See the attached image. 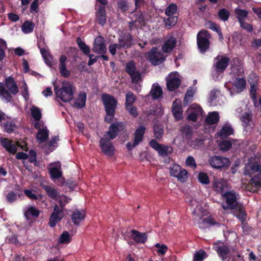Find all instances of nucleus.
I'll return each mask as SVG.
<instances>
[{
	"label": "nucleus",
	"mask_w": 261,
	"mask_h": 261,
	"mask_svg": "<svg viewBox=\"0 0 261 261\" xmlns=\"http://www.w3.org/2000/svg\"><path fill=\"white\" fill-rule=\"evenodd\" d=\"M245 174L250 176L255 174L251 178L250 184L257 188L261 187V164L259 160L250 158L245 167Z\"/></svg>",
	"instance_id": "f257e3e1"
},
{
	"label": "nucleus",
	"mask_w": 261,
	"mask_h": 261,
	"mask_svg": "<svg viewBox=\"0 0 261 261\" xmlns=\"http://www.w3.org/2000/svg\"><path fill=\"white\" fill-rule=\"evenodd\" d=\"M101 100L106 112L104 120L107 123H112L115 117L118 101L113 96L107 93L102 94Z\"/></svg>",
	"instance_id": "f03ea898"
},
{
	"label": "nucleus",
	"mask_w": 261,
	"mask_h": 261,
	"mask_svg": "<svg viewBox=\"0 0 261 261\" xmlns=\"http://www.w3.org/2000/svg\"><path fill=\"white\" fill-rule=\"evenodd\" d=\"M54 90L57 97L67 102L73 99L75 88L70 82L64 80L62 82L61 87L56 86Z\"/></svg>",
	"instance_id": "7ed1b4c3"
},
{
	"label": "nucleus",
	"mask_w": 261,
	"mask_h": 261,
	"mask_svg": "<svg viewBox=\"0 0 261 261\" xmlns=\"http://www.w3.org/2000/svg\"><path fill=\"white\" fill-rule=\"evenodd\" d=\"M211 34L206 30H201L197 35V43L200 52L205 53L210 47Z\"/></svg>",
	"instance_id": "20e7f679"
},
{
	"label": "nucleus",
	"mask_w": 261,
	"mask_h": 261,
	"mask_svg": "<svg viewBox=\"0 0 261 261\" xmlns=\"http://www.w3.org/2000/svg\"><path fill=\"white\" fill-rule=\"evenodd\" d=\"M222 197L225 199L226 204H222V207L224 210L228 209H237L239 206L238 202V194L233 190L226 192L222 194Z\"/></svg>",
	"instance_id": "39448f33"
},
{
	"label": "nucleus",
	"mask_w": 261,
	"mask_h": 261,
	"mask_svg": "<svg viewBox=\"0 0 261 261\" xmlns=\"http://www.w3.org/2000/svg\"><path fill=\"white\" fill-rule=\"evenodd\" d=\"M96 2L99 4H96L95 5V19L98 23L103 27L107 22L106 6L108 4V0H96Z\"/></svg>",
	"instance_id": "423d86ee"
},
{
	"label": "nucleus",
	"mask_w": 261,
	"mask_h": 261,
	"mask_svg": "<svg viewBox=\"0 0 261 261\" xmlns=\"http://www.w3.org/2000/svg\"><path fill=\"white\" fill-rule=\"evenodd\" d=\"M208 162L212 168L220 170L226 169L230 165V162L227 158L217 155L210 156Z\"/></svg>",
	"instance_id": "0eeeda50"
},
{
	"label": "nucleus",
	"mask_w": 261,
	"mask_h": 261,
	"mask_svg": "<svg viewBox=\"0 0 261 261\" xmlns=\"http://www.w3.org/2000/svg\"><path fill=\"white\" fill-rule=\"evenodd\" d=\"M230 58L226 56L218 55L214 58L213 67L214 70L218 74L222 73L229 65Z\"/></svg>",
	"instance_id": "6e6552de"
},
{
	"label": "nucleus",
	"mask_w": 261,
	"mask_h": 261,
	"mask_svg": "<svg viewBox=\"0 0 261 261\" xmlns=\"http://www.w3.org/2000/svg\"><path fill=\"white\" fill-rule=\"evenodd\" d=\"M111 140L103 136L99 141V147L101 152L109 157L113 156L115 153V148Z\"/></svg>",
	"instance_id": "1a4fd4ad"
},
{
	"label": "nucleus",
	"mask_w": 261,
	"mask_h": 261,
	"mask_svg": "<svg viewBox=\"0 0 261 261\" xmlns=\"http://www.w3.org/2000/svg\"><path fill=\"white\" fill-rule=\"evenodd\" d=\"M149 145L158 151L159 155L161 156H168L173 152V148L171 146L161 144L154 139H151L149 142Z\"/></svg>",
	"instance_id": "9d476101"
},
{
	"label": "nucleus",
	"mask_w": 261,
	"mask_h": 261,
	"mask_svg": "<svg viewBox=\"0 0 261 261\" xmlns=\"http://www.w3.org/2000/svg\"><path fill=\"white\" fill-rule=\"evenodd\" d=\"M109 127V130L106 132L104 137H106L109 139L113 140L115 139L119 135V133L124 129V125L122 122L116 121L110 123Z\"/></svg>",
	"instance_id": "9b49d317"
},
{
	"label": "nucleus",
	"mask_w": 261,
	"mask_h": 261,
	"mask_svg": "<svg viewBox=\"0 0 261 261\" xmlns=\"http://www.w3.org/2000/svg\"><path fill=\"white\" fill-rule=\"evenodd\" d=\"M213 249L216 251L218 255L222 261H229L231 249L224 244L218 242L213 243Z\"/></svg>",
	"instance_id": "f8f14e48"
},
{
	"label": "nucleus",
	"mask_w": 261,
	"mask_h": 261,
	"mask_svg": "<svg viewBox=\"0 0 261 261\" xmlns=\"http://www.w3.org/2000/svg\"><path fill=\"white\" fill-rule=\"evenodd\" d=\"M147 60L153 65H158L165 60L164 55L158 51L156 47H152L148 54Z\"/></svg>",
	"instance_id": "ddd939ff"
},
{
	"label": "nucleus",
	"mask_w": 261,
	"mask_h": 261,
	"mask_svg": "<svg viewBox=\"0 0 261 261\" xmlns=\"http://www.w3.org/2000/svg\"><path fill=\"white\" fill-rule=\"evenodd\" d=\"M170 173L171 176L176 177L178 180L182 182L186 181L188 178L187 171L177 164H173L170 168Z\"/></svg>",
	"instance_id": "4468645a"
},
{
	"label": "nucleus",
	"mask_w": 261,
	"mask_h": 261,
	"mask_svg": "<svg viewBox=\"0 0 261 261\" xmlns=\"http://www.w3.org/2000/svg\"><path fill=\"white\" fill-rule=\"evenodd\" d=\"M92 50L96 54H104L107 52L105 40L101 36H97L94 40Z\"/></svg>",
	"instance_id": "2eb2a0df"
},
{
	"label": "nucleus",
	"mask_w": 261,
	"mask_h": 261,
	"mask_svg": "<svg viewBox=\"0 0 261 261\" xmlns=\"http://www.w3.org/2000/svg\"><path fill=\"white\" fill-rule=\"evenodd\" d=\"M166 83L167 89L170 91H174L180 86L181 80L175 74L170 73L166 77Z\"/></svg>",
	"instance_id": "dca6fc26"
},
{
	"label": "nucleus",
	"mask_w": 261,
	"mask_h": 261,
	"mask_svg": "<svg viewBox=\"0 0 261 261\" xmlns=\"http://www.w3.org/2000/svg\"><path fill=\"white\" fill-rule=\"evenodd\" d=\"M172 112L176 121H179L182 119V107L180 101L176 99L173 102L172 107Z\"/></svg>",
	"instance_id": "f3484780"
},
{
	"label": "nucleus",
	"mask_w": 261,
	"mask_h": 261,
	"mask_svg": "<svg viewBox=\"0 0 261 261\" xmlns=\"http://www.w3.org/2000/svg\"><path fill=\"white\" fill-rule=\"evenodd\" d=\"M0 144L8 152L14 154L16 153L17 148L16 146L12 143V141L7 138H1Z\"/></svg>",
	"instance_id": "a211bd4d"
},
{
	"label": "nucleus",
	"mask_w": 261,
	"mask_h": 261,
	"mask_svg": "<svg viewBox=\"0 0 261 261\" xmlns=\"http://www.w3.org/2000/svg\"><path fill=\"white\" fill-rule=\"evenodd\" d=\"M5 85L7 88V90L11 94L16 95L18 93V87L14 79V78L9 76L6 79Z\"/></svg>",
	"instance_id": "6ab92c4d"
},
{
	"label": "nucleus",
	"mask_w": 261,
	"mask_h": 261,
	"mask_svg": "<svg viewBox=\"0 0 261 261\" xmlns=\"http://www.w3.org/2000/svg\"><path fill=\"white\" fill-rule=\"evenodd\" d=\"M15 190L16 192L11 191L6 195V200L9 203L14 202L17 200V197H20L22 195V190L19 186H16Z\"/></svg>",
	"instance_id": "aec40b11"
},
{
	"label": "nucleus",
	"mask_w": 261,
	"mask_h": 261,
	"mask_svg": "<svg viewBox=\"0 0 261 261\" xmlns=\"http://www.w3.org/2000/svg\"><path fill=\"white\" fill-rule=\"evenodd\" d=\"M133 37L130 33H124L119 36L118 41L124 44L125 49H128L133 44Z\"/></svg>",
	"instance_id": "412c9836"
},
{
	"label": "nucleus",
	"mask_w": 261,
	"mask_h": 261,
	"mask_svg": "<svg viewBox=\"0 0 261 261\" xmlns=\"http://www.w3.org/2000/svg\"><path fill=\"white\" fill-rule=\"evenodd\" d=\"M67 58L65 55H61L59 58V70L61 75L65 78L69 77L70 71L67 70L66 66V62Z\"/></svg>",
	"instance_id": "4be33fe9"
},
{
	"label": "nucleus",
	"mask_w": 261,
	"mask_h": 261,
	"mask_svg": "<svg viewBox=\"0 0 261 261\" xmlns=\"http://www.w3.org/2000/svg\"><path fill=\"white\" fill-rule=\"evenodd\" d=\"M132 239L137 243L144 244L147 240L148 236L146 233L141 232L136 229H133L130 231Z\"/></svg>",
	"instance_id": "5701e85b"
},
{
	"label": "nucleus",
	"mask_w": 261,
	"mask_h": 261,
	"mask_svg": "<svg viewBox=\"0 0 261 261\" xmlns=\"http://www.w3.org/2000/svg\"><path fill=\"white\" fill-rule=\"evenodd\" d=\"M40 211L36 207L30 206L24 212V216L27 220H32L39 217Z\"/></svg>",
	"instance_id": "b1692460"
},
{
	"label": "nucleus",
	"mask_w": 261,
	"mask_h": 261,
	"mask_svg": "<svg viewBox=\"0 0 261 261\" xmlns=\"http://www.w3.org/2000/svg\"><path fill=\"white\" fill-rule=\"evenodd\" d=\"M193 111H191L187 116V119L189 121H192L195 122L197 120L198 116L199 114H201L202 112V108L197 105H193L191 107Z\"/></svg>",
	"instance_id": "393cba45"
},
{
	"label": "nucleus",
	"mask_w": 261,
	"mask_h": 261,
	"mask_svg": "<svg viewBox=\"0 0 261 261\" xmlns=\"http://www.w3.org/2000/svg\"><path fill=\"white\" fill-rule=\"evenodd\" d=\"M49 174L50 178L53 180L60 178L62 176L61 165H51L49 168Z\"/></svg>",
	"instance_id": "a878e982"
},
{
	"label": "nucleus",
	"mask_w": 261,
	"mask_h": 261,
	"mask_svg": "<svg viewBox=\"0 0 261 261\" xmlns=\"http://www.w3.org/2000/svg\"><path fill=\"white\" fill-rule=\"evenodd\" d=\"M177 43L176 39L173 37H170L163 44L162 50L163 53H170L175 47Z\"/></svg>",
	"instance_id": "bb28decb"
},
{
	"label": "nucleus",
	"mask_w": 261,
	"mask_h": 261,
	"mask_svg": "<svg viewBox=\"0 0 261 261\" xmlns=\"http://www.w3.org/2000/svg\"><path fill=\"white\" fill-rule=\"evenodd\" d=\"M145 130L146 127L143 125L136 129L134 133L135 145H138L143 140Z\"/></svg>",
	"instance_id": "cd10ccee"
},
{
	"label": "nucleus",
	"mask_w": 261,
	"mask_h": 261,
	"mask_svg": "<svg viewBox=\"0 0 261 261\" xmlns=\"http://www.w3.org/2000/svg\"><path fill=\"white\" fill-rule=\"evenodd\" d=\"M85 217L84 211L75 210L72 212L71 215L72 222L74 225H79L81 221L84 219Z\"/></svg>",
	"instance_id": "c85d7f7f"
},
{
	"label": "nucleus",
	"mask_w": 261,
	"mask_h": 261,
	"mask_svg": "<svg viewBox=\"0 0 261 261\" xmlns=\"http://www.w3.org/2000/svg\"><path fill=\"white\" fill-rule=\"evenodd\" d=\"M225 185L222 178L215 179L213 181L212 188L217 193L223 194Z\"/></svg>",
	"instance_id": "c756f323"
},
{
	"label": "nucleus",
	"mask_w": 261,
	"mask_h": 261,
	"mask_svg": "<svg viewBox=\"0 0 261 261\" xmlns=\"http://www.w3.org/2000/svg\"><path fill=\"white\" fill-rule=\"evenodd\" d=\"M234 133V130L232 126L228 124H224L220 129L219 135L221 138H226Z\"/></svg>",
	"instance_id": "7c9ffc66"
},
{
	"label": "nucleus",
	"mask_w": 261,
	"mask_h": 261,
	"mask_svg": "<svg viewBox=\"0 0 261 261\" xmlns=\"http://www.w3.org/2000/svg\"><path fill=\"white\" fill-rule=\"evenodd\" d=\"M219 115L217 112L210 113L205 119V123L208 125L216 124L219 121Z\"/></svg>",
	"instance_id": "2f4dec72"
},
{
	"label": "nucleus",
	"mask_w": 261,
	"mask_h": 261,
	"mask_svg": "<svg viewBox=\"0 0 261 261\" xmlns=\"http://www.w3.org/2000/svg\"><path fill=\"white\" fill-rule=\"evenodd\" d=\"M87 96L85 93H80L79 97L74 99L73 106L75 108L81 109L86 105Z\"/></svg>",
	"instance_id": "473e14b6"
},
{
	"label": "nucleus",
	"mask_w": 261,
	"mask_h": 261,
	"mask_svg": "<svg viewBox=\"0 0 261 261\" xmlns=\"http://www.w3.org/2000/svg\"><path fill=\"white\" fill-rule=\"evenodd\" d=\"M246 81L244 78L237 77L233 83V86L236 88L237 92H242L246 87Z\"/></svg>",
	"instance_id": "72a5a7b5"
},
{
	"label": "nucleus",
	"mask_w": 261,
	"mask_h": 261,
	"mask_svg": "<svg viewBox=\"0 0 261 261\" xmlns=\"http://www.w3.org/2000/svg\"><path fill=\"white\" fill-rule=\"evenodd\" d=\"M153 99H157L162 97L163 90L158 84H153L150 92Z\"/></svg>",
	"instance_id": "f704fd0d"
},
{
	"label": "nucleus",
	"mask_w": 261,
	"mask_h": 261,
	"mask_svg": "<svg viewBox=\"0 0 261 261\" xmlns=\"http://www.w3.org/2000/svg\"><path fill=\"white\" fill-rule=\"evenodd\" d=\"M42 187L49 197L53 199H57L59 195V192L56 189L47 185H43Z\"/></svg>",
	"instance_id": "c9c22d12"
},
{
	"label": "nucleus",
	"mask_w": 261,
	"mask_h": 261,
	"mask_svg": "<svg viewBox=\"0 0 261 261\" xmlns=\"http://www.w3.org/2000/svg\"><path fill=\"white\" fill-rule=\"evenodd\" d=\"M49 131L46 127L45 128L40 129L36 135V139L39 143L45 142L48 138Z\"/></svg>",
	"instance_id": "e433bc0d"
},
{
	"label": "nucleus",
	"mask_w": 261,
	"mask_h": 261,
	"mask_svg": "<svg viewBox=\"0 0 261 261\" xmlns=\"http://www.w3.org/2000/svg\"><path fill=\"white\" fill-rule=\"evenodd\" d=\"M0 95L2 97V98L8 102L11 101L12 100L11 94L5 88L2 83H0Z\"/></svg>",
	"instance_id": "4c0bfd02"
},
{
	"label": "nucleus",
	"mask_w": 261,
	"mask_h": 261,
	"mask_svg": "<svg viewBox=\"0 0 261 261\" xmlns=\"http://www.w3.org/2000/svg\"><path fill=\"white\" fill-rule=\"evenodd\" d=\"M180 132L182 136L188 139H190L193 134V129L192 127L188 124H186L180 128Z\"/></svg>",
	"instance_id": "58836bf2"
},
{
	"label": "nucleus",
	"mask_w": 261,
	"mask_h": 261,
	"mask_svg": "<svg viewBox=\"0 0 261 261\" xmlns=\"http://www.w3.org/2000/svg\"><path fill=\"white\" fill-rule=\"evenodd\" d=\"M153 134L156 140H160L164 134L163 126L162 124H156L153 126Z\"/></svg>",
	"instance_id": "ea45409f"
},
{
	"label": "nucleus",
	"mask_w": 261,
	"mask_h": 261,
	"mask_svg": "<svg viewBox=\"0 0 261 261\" xmlns=\"http://www.w3.org/2000/svg\"><path fill=\"white\" fill-rule=\"evenodd\" d=\"M35 27L34 23L29 20L25 21L21 25L22 31L25 34L33 32Z\"/></svg>",
	"instance_id": "a19ab883"
},
{
	"label": "nucleus",
	"mask_w": 261,
	"mask_h": 261,
	"mask_svg": "<svg viewBox=\"0 0 261 261\" xmlns=\"http://www.w3.org/2000/svg\"><path fill=\"white\" fill-rule=\"evenodd\" d=\"M178 18L175 16H169L167 18H165L164 22L165 26L167 29H171L174 26L177 21Z\"/></svg>",
	"instance_id": "79ce46f5"
},
{
	"label": "nucleus",
	"mask_w": 261,
	"mask_h": 261,
	"mask_svg": "<svg viewBox=\"0 0 261 261\" xmlns=\"http://www.w3.org/2000/svg\"><path fill=\"white\" fill-rule=\"evenodd\" d=\"M17 126L14 121H7L4 123V131L8 134L13 133Z\"/></svg>",
	"instance_id": "37998d69"
},
{
	"label": "nucleus",
	"mask_w": 261,
	"mask_h": 261,
	"mask_svg": "<svg viewBox=\"0 0 261 261\" xmlns=\"http://www.w3.org/2000/svg\"><path fill=\"white\" fill-rule=\"evenodd\" d=\"M236 210V217L241 221L242 224H243L246 220V213L245 212V209L242 207L238 206V207Z\"/></svg>",
	"instance_id": "c03bdc74"
},
{
	"label": "nucleus",
	"mask_w": 261,
	"mask_h": 261,
	"mask_svg": "<svg viewBox=\"0 0 261 261\" xmlns=\"http://www.w3.org/2000/svg\"><path fill=\"white\" fill-rule=\"evenodd\" d=\"M235 14L237 16L239 22L244 21L245 18L247 17L248 12L246 10L237 8L234 11Z\"/></svg>",
	"instance_id": "a18cd8bd"
},
{
	"label": "nucleus",
	"mask_w": 261,
	"mask_h": 261,
	"mask_svg": "<svg viewBox=\"0 0 261 261\" xmlns=\"http://www.w3.org/2000/svg\"><path fill=\"white\" fill-rule=\"evenodd\" d=\"M76 43L82 51L84 54L87 55L90 52V48L88 45H86L84 42H83L80 37H77L76 39Z\"/></svg>",
	"instance_id": "49530a36"
},
{
	"label": "nucleus",
	"mask_w": 261,
	"mask_h": 261,
	"mask_svg": "<svg viewBox=\"0 0 261 261\" xmlns=\"http://www.w3.org/2000/svg\"><path fill=\"white\" fill-rule=\"evenodd\" d=\"M63 217V215L51 214L48 223L49 226L51 227H55L57 223L62 219Z\"/></svg>",
	"instance_id": "de8ad7c7"
},
{
	"label": "nucleus",
	"mask_w": 261,
	"mask_h": 261,
	"mask_svg": "<svg viewBox=\"0 0 261 261\" xmlns=\"http://www.w3.org/2000/svg\"><path fill=\"white\" fill-rule=\"evenodd\" d=\"M136 100V95L132 92H128L125 96V107L132 106Z\"/></svg>",
	"instance_id": "09e8293b"
},
{
	"label": "nucleus",
	"mask_w": 261,
	"mask_h": 261,
	"mask_svg": "<svg viewBox=\"0 0 261 261\" xmlns=\"http://www.w3.org/2000/svg\"><path fill=\"white\" fill-rule=\"evenodd\" d=\"M32 118L37 121H40L42 117L40 110L36 106H33L31 109Z\"/></svg>",
	"instance_id": "8fccbe9b"
},
{
	"label": "nucleus",
	"mask_w": 261,
	"mask_h": 261,
	"mask_svg": "<svg viewBox=\"0 0 261 261\" xmlns=\"http://www.w3.org/2000/svg\"><path fill=\"white\" fill-rule=\"evenodd\" d=\"M136 66L134 61H128L125 66V72L129 75H133L136 72Z\"/></svg>",
	"instance_id": "3c124183"
},
{
	"label": "nucleus",
	"mask_w": 261,
	"mask_h": 261,
	"mask_svg": "<svg viewBox=\"0 0 261 261\" xmlns=\"http://www.w3.org/2000/svg\"><path fill=\"white\" fill-rule=\"evenodd\" d=\"M177 8L175 4L171 3L165 9V13L168 16H173L177 12Z\"/></svg>",
	"instance_id": "603ef678"
},
{
	"label": "nucleus",
	"mask_w": 261,
	"mask_h": 261,
	"mask_svg": "<svg viewBox=\"0 0 261 261\" xmlns=\"http://www.w3.org/2000/svg\"><path fill=\"white\" fill-rule=\"evenodd\" d=\"M71 241L69 233L67 231H64L59 238V242L61 244H68Z\"/></svg>",
	"instance_id": "864d4df0"
},
{
	"label": "nucleus",
	"mask_w": 261,
	"mask_h": 261,
	"mask_svg": "<svg viewBox=\"0 0 261 261\" xmlns=\"http://www.w3.org/2000/svg\"><path fill=\"white\" fill-rule=\"evenodd\" d=\"M218 15L221 20L225 21L228 19L230 13L226 9L223 8L219 10Z\"/></svg>",
	"instance_id": "5fc2aeb1"
},
{
	"label": "nucleus",
	"mask_w": 261,
	"mask_h": 261,
	"mask_svg": "<svg viewBox=\"0 0 261 261\" xmlns=\"http://www.w3.org/2000/svg\"><path fill=\"white\" fill-rule=\"evenodd\" d=\"M241 120L245 124V126L247 127L252 120L251 114L246 112L243 113L241 117Z\"/></svg>",
	"instance_id": "6e6d98bb"
},
{
	"label": "nucleus",
	"mask_w": 261,
	"mask_h": 261,
	"mask_svg": "<svg viewBox=\"0 0 261 261\" xmlns=\"http://www.w3.org/2000/svg\"><path fill=\"white\" fill-rule=\"evenodd\" d=\"M206 252L203 250H200L196 252L194 256V261H202L205 256Z\"/></svg>",
	"instance_id": "4d7b16f0"
},
{
	"label": "nucleus",
	"mask_w": 261,
	"mask_h": 261,
	"mask_svg": "<svg viewBox=\"0 0 261 261\" xmlns=\"http://www.w3.org/2000/svg\"><path fill=\"white\" fill-rule=\"evenodd\" d=\"M37 154L36 152L33 150H31L29 151V157L28 156L29 161L31 163H34L36 166H38V163L36 160Z\"/></svg>",
	"instance_id": "13d9d810"
},
{
	"label": "nucleus",
	"mask_w": 261,
	"mask_h": 261,
	"mask_svg": "<svg viewBox=\"0 0 261 261\" xmlns=\"http://www.w3.org/2000/svg\"><path fill=\"white\" fill-rule=\"evenodd\" d=\"M39 0H34L31 4L30 12L32 14L37 13L39 12Z\"/></svg>",
	"instance_id": "bf43d9fd"
},
{
	"label": "nucleus",
	"mask_w": 261,
	"mask_h": 261,
	"mask_svg": "<svg viewBox=\"0 0 261 261\" xmlns=\"http://www.w3.org/2000/svg\"><path fill=\"white\" fill-rule=\"evenodd\" d=\"M198 180L200 183L205 185H207L210 182L209 178L207 174L203 172L199 173L198 175Z\"/></svg>",
	"instance_id": "052dcab7"
},
{
	"label": "nucleus",
	"mask_w": 261,
	"mask_h": 261,
	"mask_svg": "<svg viewBox=\"0 0 261 261\" xmlns=\"http://www.w3.org/2000/svg\"><path fill=\"white\" fill-rule=\"evenodd\" d=\"M204 26L206 28L212 30L215 32L218 31V29L220 28L219 25H218L216 23L212 21H208L207 22L205 23Z\"/></svg>",
	"instance_id": "680f3d73"
},
{
	"label": "nucleus",
	"mask_w": 261,
	"mask_h": 261,
	"mask_svg": "<svg viewBox=\"0 0 261 261\" xmlns=\"http://www.w3.org/2000/svg\"><path fill=\"white\" fill-rule=\"evenodd\" d=\"M232 146V143L231 141L228 140H223L222 141L220 144V146L222 150L224 151L229 150Z\"/></svg>",
	"instance_id": "e2e57ef3"
},
{
	"label": "nucleus",
	"mask_w": 261,
	"mask_h": 261,
	"mask_svg": "<svg viewBox=\"0 0 261 261\" xmlns=\"http://www.w3.org/2000/svg\"><path fill=\"white\" fill-rule=\"evenodd\" d=\"M194 94V92L191 88H189L187 91L184 99V105L185 106L189 102L190 98H192Z\"/></svg>",
	"instance_id": "0e129e2a"
},
{
	"label": "nucleus",
	"mask_w": 261,
	"mask_h": 261,
	"mask_svg": "<svg viewBox=\"0 0 261 261\" xmlns=\"http://www.w3.org/2000/svg\"><path fill=\"white\" fill-rule=\"evenodd\" d=\"M22 91L21 94L24 99L27 100L29 98V89L28 85L25 81L23 82L22 85L21 86Z\"/></svg>",
	"instance_id": "69168bd1"
},
{
	"label": "nucleus",
	"mask_w": 261,
	"mask_h": 261,
	"mask_svg": "<svg viewBox=\"0 0 261 261\" xmlns=\"http://www.w3.org/2000/svg\"><path fill=\"white\" fill-rule=\"evenodd\" d=\"M155 247L158 248V253L162 255H164L168 249L167 246L164 244L160 245L159 243L156 244Z\"/></svg>",
	"instance_id": "338daca9"
},
{
	"label": "nucleus",
	"mask_w": 261,
	"mask_h": 261,
	"mask_svg": "<svg viewBox=\"0 0 261 261\" xmlns=\"http://www.w3.org/2000/svg\"><path fill=\"white\" fill-rule=\"evenodd\" d=\"M71 199L70 198L65 196L61 197L58 201L61 208L64 209L66 204L70 202V201H71Z\"/></svg>",
	"instance_id": "774afa93"
}]
</instances>
